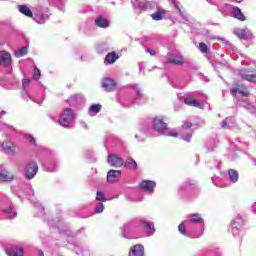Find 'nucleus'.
Returning a JSON list of instances; mask_svg holds the SVG:
<instances>
[{"label": "nucleus", "instance_id": "nucleus-1", "mask_svg": "<svg viewBox=\"0 0 256 256\" xmlns=\"http://www.w3.org/2000/svg\"><path fill=\"white\" fill-rule=\"evenodd\" d=\"M75 119V115L73 114V110L71 108H66L59 118V123L62 127H69V123Z\"/></svg>", "mask_w": 256, "mask_h": 256}, {"label": "nucleus", "instance_id": "nucleus-2", "mask_svg": "<svg viewBox=\"0 0 256 256\" xmlns=\"http://www.w3.org/2000/svg\"><path fill=\"white\" fill-rule=\"evenodd\" d=\"M239 93L242 97H249V90L245 87V84H234L230 89V95L237 97Z\"/></svg>", "mask_w": 256, "mask_h": 256}, {"label": "nucleus", "instance_id": "nucleus-3", "mask_svg": "<svg viewBox=\"0 0 256 256\" xmlns=\"http://www.w3.org/2000/svg\"><path fill=\"white\" fill-rule=\"evenodd\" d=\"M37 171H39L37 162L30 161L26 164L25 167V177L28 179H33L37 175Z\"/></svg>", "mask_w": 256, "mask_h": 256}, {"label": "nucleus", "instance_id": "nucleus-4", "mask_svg": "<svg viewBox=\"0 0 256 256\" xmlns=\"http://www.w3.org/2000/svg\"><path fill=\"white\" fill-rule=\"evenodd\" d=\"M239 75L244 81L256 84V70L253 71L251 69H241L239 71Z\"/></svg>", "mask_w": 256, "mask_h": 256}, {"label": "nucleus", "instance_id": "nucleus-5", "mask_svg": "<svg viewBox=\"0 0 256 256\" xmlns=\"http://www.w3.org/2000/svg\"><path fill=\"white\" fill-rule=\"evenodd\" d=\"M156 187L157 183L152 180H142L139 184V188L146 193H153Z\"/></svg>", "mask_w": 256, "mask_h": 256}, {"label": "nucleus", "instance_id": "nucleus-6", "mask_svg": "<svg viewBox=\"0 0 256 256\" xmlns=\"http://www.w3.org/2000/svg\"><path fill=\"white\" fill-rule=\"evenodd\" d=\"M107 163L110 167H123L125 165V161L115 154L108 155Z\"/></svg>", "mask_w": 256, "mask_h": 256}, {"label": "nucleus", "instance_id": "nucleus-7", "mask_svg": "<svg viewBox=\"0 0 256 256\" xmlns=\"http://www.w3.org/2000/svg\"><path fill=\"white\" fill-rule=\"evenodd\" d=\"M102 87L105 89V91L111 93L117 89V82L111 78H104L102 80Z\"/></svg>", "mask_w": 256, "mask_h": 256}, {"label": "nucleus", "instance_id": "nucleus-8", "mask_svg": "<svg viewBox=\"0 0 256 256\" xmlns=\"http://www.w3.org/2000/svg\"><path fill=\"white\" fill-rule=\"evenodd\" d=\"M13 63V59L11 58V54L5 50L0 51V66L9 67Z\"/></svg>", "mask_w": 256, "mask_h": 256}, {"label": "nucleus", "instance_id": "nucleus-9", "mask_svg": "<svg viewBox=\"0 0 256 256\" xmlns=\"http://www.w3.org/2000/svg\"><path fill=\"white\" fill-rule=\"evenodd\" d=\"M169 127L161 118H154V130L158 133H165Z\"/></svg>", "mask_w": 256, "mask_h": 256}, {"label": "nucleus", "instance_id": "nucleus-10", "mask_svg": "<svg viewBox=\"0 0 256 256\" xmlns=\"http://www.w3.org/2000/svg\"><path fill=\"white\" fill-rule=\"evenodd\" d=\"M121 177V170H109L107 173L108 183H117Z\"/></svg>", "mask_w": 256, "mask_h": 256}, {"label": "nucleus", "instance_id": "nucleus-11", "mask_svg": "<svg viewBox=\"0 0 256 256\" xmlns=\"http://www.w3.org/2000/svg\"><path fill=\"white\" fill-rule=\"evenodd\" d=\"M145 255V247L141 244L134 245L130 251L129 256H144Z\"/></svg>", "mask_w": 256, "mask_h": 256}, {"label": "nucleus", "instance_id": "nucleus-12", "mask_svg": "<svg viewBox=\"0 0 256 256\" xmlns=\"http://www.w3.org/2000/svg\"><path fill=\"white\" fill-rule=\"evenodd\" d=\"M117 59H119V54L117 52L113 51L106 55L104 59V63L106 65H113V63H116Z\"/></svg>", "mask_w": 256, "mask_h": 256}, {"label": "nucleus", "instance_id": "nucleus-13", "mask_svg": "<svg viewBox=\"0 0 256 256\" xmlns=\"http://www.w3.org/2000/svg\"><path fill=\"white\" fill-rule=\"evenodd\" d=\"M6 254L8 256H23V248L21 247H11L6 249Z\"/></svg>", "mask_w": 256, "mask_h": 256}, {"label": "nucleus", "instance_id": "nucleus-14", "mask_svg": "<svg viewBox=\"0 0 256 256\" xmlns=\"http://www.w3.org/2000/svg\"><path fill=\"white\" fill-rule=\"evenodd\" d=\"M95 26L100 27L101 29H107V27H109V21L102 16H99L95 19Z\"/></svg>", "mask_w": 256, "mask_h": 256}, {"label": "nucleus", "instance_id": "nucleus-15", "mask_svg": "<svg viewBox=\"0 0 256 256\" xmlns=\"http://www.w3.org/2000/svg\"><path fill=\"white\" fill-rule=\"evenodd\" d=\"M14 176L7 170H0V181H13Z\"/></svg>", "mask_w": 256, "mask_h": 256}, {"label": "nucleus", "instance_id": "nucleus-16", "mask_svg": "<svg viewBox=\"0 0 256 256\" xmlns=\"http://www.w3.org/2000/svg\"><path fill=\"white\" fill-rule=\"evenodd\" d=\"M168 63L172 64V65H183V56L178 55V56H173V57H169L167 58Z\"/></svg>", "mask_w": 256, "mask_h": 256}, {"label": "nucleus", "instance_id": "nucleus-17", "mask_svg": "<svg viewBox=\"0 0 256 256\" xmlns=\"http://www.w3.org/2000/svg\"><path fill=\"white\" fill-rule=\"evenodd\" d=\"M165 13H167L163 9H158L154 14L151 15L154 21H163V17H165Z\"/></svg>", "mask_w": 256, "mask_h": 256}, {"label": "nucleus", "instance_id": "nucleus-18", "mask_svg": "<svg viewBox=\"0 0 256 256\" xmlns=\"http://www.w3.org/2000/svg\"><path fill=\"white\" fill-rule=\"evenodd\" d=\"M18 11L22 13V15H25L26 17H33V12L31 9L27 7V5H19Z\"/></svg>", "mask_w": 256, "mask_h": 256}, {"label": "nucleus", "instance_id": "nucleus-19", "mask_svg": "<svg viewBox=\"0 0 256 256\" xmlns=\"http://www.w3.org/2000/svg\"><path fill=\"white\" fill-rule=\"evenodd\" d=\"M234 17L238 19V21H245V14L241 11V8L234 7L233 8Z\"/></svg>", "mask_w": 256, "mask_h": 256}, {"label": "nucleus", "instance_id": "nucleus-20", "mask_svg": "<svg viewBox=\"0 0 256 256\" xmlns=\"http://www.w3.org/2000/svg\"><path fill=\"white\" fill-rule=\"evenodd\" d=\"M228 175H229L230 181H232V183H237V181H239V172L237 170L229 169Z\"/></svg>", "mask_w": 256, "mask_h": 256}, {"label": "nucleus", "instance_id": "nucleus-21", "mask_svg": "<svg viewBox=\"0 0 256 256\" xmlns=\"http://www.w3.org/2000/svg\"><path fill=\"white\" fill-rule=\"evenodd\" d=\"M185 105H189V107H200L199 100L193 98H185L184 99Z\"/></svg>", "mask_w": 256, "mask_h": 256}, {"label": "nucleus", "instance_id": "nucleus-22", "mask_svg": "<svg viewBox=\"0 0 256 256\" xmlns=\"http://www.w3.org/2000/svg\"><path fill=\"white\" fill-rule=\"evenodd\" d=\"M234 35L239 39H247V32L245 29L237 28L234 30Z\"/></svg>", "mask_w": 256, "mask_h": 256}, {"label": "nucleus", "instance_id": "nucleus-23", "mask_svg": "<svg viewBox=\"0 0 256 256\" xmlns=\"http://www.w3.org/2000/svg\"><path fill=\"white\" fill-rule=\"evenodd\" d=\"M124 167H129V169H137V162L133 158H128Z\"/></svg>", "mask_w": 256, "mask_h": 256}, {"label": "nucleus", "instance_id": "nucleus-24", "mask_svg": "<svg viewBox=\"0 0 256 256\" xmlns=\"http://www.w3.org/2000/svg\"><path fill=\"white\" fill-rule=\"evenodd\" d=\"M2 149L4 151H7L8 153H11L13 151V144L11 142H3L2 143Z\"/></svg>", "mask_w": 256, "mask_h": 256}, {"label": "nucleus", "instance_id": "nucleus-25", "mask_svg": "<svg viewBox=\"0 0 256 256\" xmlns=\"http://www.w3.org/2000/svg\"><path fill=\"white\" fill-rule=\"evenodd\" d=\"M142 225H143V227H144L145 229L148 230V232H150V233H155V227L153 226L152 223H149V222H147V221H144V222H142Z\"/></svg>", "mask_w": 256, "mask_h": 256}, {"label": "nucleus", "instance_id": "nucleus-26", "mask_svg": "<svg viewBox=\"0 0 256 256\" xmlns=\"http://www.w3.org/2000/svg\"><path fill=\"white\" fill-rule=\"evenodd\" d=\"M28 51H27V47H22L19 49V51L15 52V57H25V55H27Z\"/></svg>", "mask_w": 256, "mask_h": 256}, {"label": "nucleus", "instance_id": "nucleus-27", "mask_svg": "<svg viewBox=\"0 0 256 256\" xmlns=\"http://www.w3.org/2000/svg\"><path fill=\"white\" fill-rule=\"evenodd\" d=\"M190 221L192 223H201L202 219H201V216L199 214H191L190 215Z\"/></svg>", "mask_w": 256, "mask_h": 256}, {"label": "nucleus", "instance_id": "nucleus-28", "mask_svg": "<svg viewBox=\"0 0 256 256\" xmlns=\"http://www.w3.org/2000/svg\"><path fill=\"white\" fill-rule=\"evenodd\" d=\"M90 111L91 113H94L95 115H97V113H99L101 111V104H94L90 107Z\"/></svg>", "mask_w": 256, "mask_h": 256}, {"label": "nucleus", "instance_id": "nucleus-29", "mask_svg": "<svg viewBox=\"0 0 256 256\" xmlns=\"http://www.w3.org/2000/svg\"><path fill=\"white\" fill-rule=\"evenodd\" d=\"M96 201H102V203H105L107 199H105V195L101 191H97L96 193Z\"/></svg>", "mask_w": 256, "mask_h": 256}, {"label": "nucleus", "instance_id": "nucleus-30", "mask_svg": "<svg viewBox=\"0 0 256 256\" xmlns=\"http://www.w3.org/2000/svg\"><path fill=\"white\" fill-rule=\"evenodd\" d=\"M33 79L35 81H39V79H41V70H39L37 67L34 68Z\"/></svg>", "mask_w": 256, "mask_h": 256}, {"label": "nucleus", "instance_id": "nucleus-31", "mask_svg": "<svg viewBox=\"0 0 256 256\" xmlns=\"http://www.w3.org/2000/svg\"><path fill=\"white\" fill-rule=\"evenodd\" d=\"M201 53H209V48L207 47V44L201 42L199 44Z\"/></svg>", "mask_w": 256, "mask_h": 256}, {"label": "nucleus", "instance_id": "nucleus-32", "mask_svg": "<svg viewBox=\"0 0 256 256\" xmlns=\"http://www.w3.org/2000/svg\"><path fill=\"white\" fill-rule=\"evenodd\" d=\"M178 230L181 235H185L187 233V227H185V224L183 223L179 224Z\"/></svg>", "mask_w": 256, "mask_h": 256}, {"label": "nucleus", "instance_id": "nucleus-33", "mask_svg": "<svg viewBox=\"0 0 256 256\" xmlns=\"http://www.w3.org/2000/svg\"><path fill=\"white\" fill-rule=\"evenodd\" d=\"M105 210V205L103 203H100L98 206L95 208V213H103Z\"/></svg>", "mask_w": 256, "mask_h": 256}, {"label": "nucleus", "instance_id": "nucleus-34", "mask_svg": "<svg viewBox=\"0 0 256 256\" xmlns=\"http://www.w3.org/2000/svg\"><path fill=\"white\" fill-rule=\"evenodd\" d=\"M30 84H31V79H29V78H24V79L22 80V86H23L24 89H25V87H29Z\"/></svg>", "mask_w": 256, "mask_h": 256}, {"label": "nucleus", "instance_id": "nucleus-35", "mask_svg": "<svg viewBox=\"0 0 256 256\" xmlns=\"http://www.w3.org/2000/svg\"><path fill=\"white\" fill-rule=\"evenodd\" d=\"M193 127V123L191 122H185L181 128L184 129V130H187V129H191Z\"/></svg>", "mask_w": 256, "mask_h": 256}, {"label": "nucleus", "instance_id": "nucleus-36", "mask_svg": "<svg viewBox=\"0 0 256 256\" xmlns=\"http://www.w3.org/2000/svg\"><path fill=\"white\" fill-rule=\"evenodd\" d=\"M192 185H195V182L191 181V180H187L184 183V187H191Z\"/></svg>", "mask_w": 256, "mask_h": 256}, {"label": "nucleus", "instance_id": "nucleus-37", "mask_svg": "<svg viewBox=\"0 0 256 256\" xmlns=\"http://www.w3.org/2000/svg\"><path fill=\"white\" fill-rule=\"evenodd\" d=\"M168 137H179V133H177L176 131H172L168 133Z\"/></svg>", "mask_w": 256, "mask_h": 256}, {"label": "nucleus", "instance_id": "nucleus-38", "mask_svg": "<svg viewBox=\"0 0 256 256\" xmlns=\"http://www.w3.org/2000/svg\"><path fill=\"white\" fill-rule=\"evenodd\" d=\"M15 217H17V213L12 210V212H10V216H8V219H15Z\"/></svg>", "mask_w": 256, "mask_h": 256}, {"label": "nucleus", "instance_id": "nucleus-39", "mask_svg": "<svg viewBox=\"0 0 256 256\" xmlns=\"http://www.w3.org/2000/svg\"><path fill=\"white\" fill-rule=\"evenodd\" d=\"M3 213H6V214L13 213V208L12 207L6 208L3 210Z\"/></svg>", "mask_w": 256, "mask_h": 256}, {"label": "nucleus", "instance_id": "nucleus-40", "mask_svg": "<svg viewBox=\"0 0 256 256\" xmlns=\"http://www.w3.org/2000/svg\"><path fill=\"white\" fill-rule=\"evenodd\" d=\"M147 53H149L152 57H155V55H157V52H155V50H147Z\"/></svg>", "mask_w": 256, "mask_h": 256}, {"label": "nucleus", "instance_id": "nucleus-41", "mask_svg": "<svg viewBox=\"0 0 256 256\" xmlns=\"http://www.w3.org/2000/svg\"><path fill=\"white\" fill-rule=\"evenodd\" d=\"M191 137H193L192 134H190L188 137L183 138V139H184V141H187L189 143V141H191Z\"/></svg>", "mask_w": 256, "mask_h": 256}, {"label": "nucleus", "instance_id": "nucleus-42", "mask_svg": "<svg viewBox=\"0 0 256 256\" xmlns=\"http://www.w3.org/2000/svg\"><path fill=\"white\" fill-rule=\"evenodd\" d=\"M225 127H227V121L223 120L222 121V129H225Z\"/></svg>", "mask_w": 256, "mask_h": 256}, {"label": "nucleus", "instance_id": "nucleus-43", "mask_svg": "<svg viewBox=\"0 0 256 256\" xmlns=\"http://www.w3.org/2000/svg\"><path fill=\"white\" fill-rule=\"evenodd\" d=\"M29 142L30 143H35V138H33L32 136L29 137Z\"/></svg>", "mask_w": 256, "mask_h": 256}, {"label": "nucleus", "instance_id": "nucleus-44", "mask_svg": "<svg viewBox=\"0 0 256 256\" xmlns=\"http://www.w3.org/2000/svg\"><path fill=\"white\" fill-rule=\"evenodd\" d=\"M38 256H45V254L43 253V251L39 250L38 251Z\"/></svg>", "mask_w": 256, "mask_h": 256}, {"label": "nucleus", "instance_id": "nucleus-45", "mask_svg": "<svg viewBox=\"0 0 256 256\" xmlns=\"http://www.w3.org/2000/svg\"><path fill=\"white\" fill-rule=\"evenodd\" d=\"M236 3H241L243 0H235Z\"/></svg>", "mask_w": 256, "mask_h": 256}, {"label": "nucleus", "instance_id": "nucleus-46", "mask_svg": "<svg viewBox=\"0 0 256 256\" xmlns=\"http://www.w3.org/2000/svg\"><path fill=\"white\" fill-rule=\"evenodd\" d=\"M2 114H5V111H2Z\"/></svg>", "mask_w": 256, "mask_h": 256}, {"label": "nucleus", "instance_id": "nucleus-47", "mask_svg": "<svg viewBox=\"0 0 256 256\" xmlns=\"http://www.w3.org/2000/svg\"><path fill=\"white\" fill-rule=\"evenodd\" d=\"M37 23L41 24V22L37 21Z\"/></svg>", "mask_w": 256, "mask_h": 256}]
</instances>
